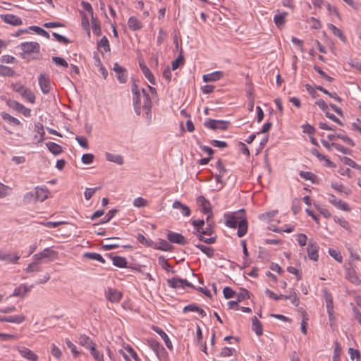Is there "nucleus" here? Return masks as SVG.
<instances>
[{
    "label": "nucleus",
    "instance_id": "nucleus-44",
    "mask_svg": "<svg viewBox=\"0 0 361 361\" xmlns=\"http://www.w3.org/2000/svg\"><path fill=\"white\" fill-rule=\"evenodd\" d=\"M29 29L35 31L37 34L42 35L47 39L49 38V34L46 30H43L42 28H41L38 26H35V25L30 26L29 27Z\"/></svg>",
    "mask_w": 361,
    "mask_h": 361
},
{
    "label": "nucleus",
    "instance_id": "nucleus-43",
    "mask_svg": "<svg viewBox=\"0 0 361 361\" xmlns=\"http://www.w3.org/2000/svg\"><path fill=\"white\" fill-rule=\"evenodd\" d=\"M30 290V288L26 286H19L16 288L13 293V296H23L27 292Z\"/></svg>",
    "mask_w": 361,
    "mask_h": 361
},
{
    "label": "nucleus",
    "instance_id": "nucleus-48",
    "mask_svg": "<svg viewBox=\"0 0 361 361\" xmlns=\"http://www.w3.org/2000/svg\"><path fill=\"white\" fill-rule=\"evenodd\" d=\"M23 201L25 204H30L32 202H36L37 200L35 197V192H30L26 193L23 197Z\"/></svg>",
    "mask_w": 361,
    "mask_h": 361
},
{
    "label": "nucleus",
    "instance_id": "nucleus-59",
    "mask_svg": "<svg viewBox=\"0 0 361 361\" xmlns=\"http://www.w3.org/2000/svg\"><path fill=\"white\" fill-rule=\"evenodd\" d=\"M307 237L305 234L300 233L297 235V241L300 246L303 247L307 244Z\"/></svg>",
    "mask_w": 361,
    "mask_h": 361
},
{
    "label": "nucleus",
    "instance_id": "nucleus-56",
    "mask_svg": "<svg viewBox=\"0 0 361 361\" xmlns=\"http://www.w3.org/2000/svg\"><path fill=\"white\" fill-rule=\"evenodd\" d=\"M192 224L194 228L196 229L197 232L199 233L204 225V220H192Z\"/></svg>",
    "mask_w": 361,
    "mask_h": 361
},
{
    "label": "nucleus",
    "instance_id": "nucleus-34",
    "mask_svg": "<svg viewBox=\"0 0 361 361\" xmlns=\"http://www.w3.org/2000/svg\"><path fill=\"white\" fill-rule=\"evenodd\" d=\"M195 247L199 248L208 257L212 258L214 255V250L212 247L202 244H196Z\"/></svg>",
    "mask_w": 361,
    "mask_h": 361
},
{
    "label": "nucleus",
    "instance_id": "nucleus-47",
    "mask_svg": "<svg viewBox=\"0 0 361 361\" xmlns=\"http://www.w3.org/2000/svg\"><path fill=\"white\" fill-rule=\"evenodd\" d=\"M52 61L56 66H63L65 68H67L68 66V63H67V61L64 59L59 57V56H53Z\"/></svg>",
    "mask_w": 361,
    "mask_h": 361
},
{
    "label": "nucleus",
    "instance_id": "nucleus-17",
    "mask_svg": "<svg viewBox=\"0 0 361 361\" xmlns=\"http://www.w3.org/2000/svg\"><path fill=\"white\" fill-rule=\"evenodd\" d=\"M20 354L25 358L30 361H37L38 356L31 350L25 347H21L18 349Z\"/></svg>",
    "mask_w": 361,
    "mask_h": 361
},
{
    "label": "nucleus",
    "instance_id": "nucleus-6",
    "mask_svg": "<svg viewBox=\"0 0 361 361\" xmlns=\"http://www.w3.org/2000/svg\"><path fill=\"white\" fill-rule=\"evenodd\" d=\"M228 124L229 122L226 121L209 119V121H205L204 125L207 128L212 130L220 129L225 130L228 128Z\"/></svg>",
    "mask_w": 361,
    "mask_h": 361
},
{
    "label": "nucleus",
    "instance_id": "nucleus-14",
    "mask_svg": "<svg viewBox=\"0 0 361 361\" xmlns=\"http://www.w3.org/2000/svg\"><path fill=\"white\" fill-rule=\"evenodd\" d=\"M345 278L352 283H354L355 285L361 284V280L357 276L354 268L352 267L351 266L345 268Z\"/></svg>",
    "mask_w": 361,
    "mask_h": 361
},
{
    "label": "nucleus",
    "instance_id": "nucleus-19",
    "mask_svg": "<svg viewBox=\"0 0 361 361\" xmlns=\"http://www.w3.org/2000/svg\"><path fill=\"white\" fill-rule=\"evenodd\" d=\"M224 76L222 71H215L203 75V80L205 82H214L220 80Z\"/></svg>",
    "mask_w": 361,
    "mask_h": 361
},
{
    "label": "nucleus",
    "instance_id": "nucleus-38",
    "mask_svg": "<svg viewBox=\"0 0 361 361\" xmlns=\"http://www.w3.org/2000/svg\"><path fill=\"white\" fill-rule=\"evenodd\" d=\"M1 117L4 120L7 121L10 123H12L15 126H19L20 124V122L18 119L16 118H14L13 116H11L8 113L2 112L1 113Z\"/></svg>",
    "mask_w": 361,
    "mask_h": 361
},
{
    "label": "nucleus",
    "instance_id": "nucleus-7",
    "mask_svg": "<svg viewBox=\"0 0 361 361\" xmlns=\"http://www.w3.org/2000/svg\"><path fill=\"white\" fill-rule=\"evenodd\" d=\"M20 47L23 51V55L38 53L39 51V44L35 42H23L20 44Z\"/></svg>",
    "mask_w": 361,
    "mask_h": 361
},
{
    "label": "nucleus",
    "instance_id": "nucleus-13",
    "mask_svg": "<svg viewBox=\"0 0 361 361\" xmlns=\"http://www.w3.org/2000/svg\"><path fill=\"white\" fill-rule=\"evenodd\" d=\"M329 201L331 204H332L333 205H334L336 207L341 210L345 212H349L350 210V208L349 207L348 204L342 201L341 199L337 198L334 195H329Z\"/></svg>",
    "mask_w": 361,
    "mask_h": 361
},
{
    "label": "nucleus",
    "instance_id": "nucleus-11",
    "mask_svg": "<svg viewBox=\"0 0 361 361\" xmlns=\"http://www.w3.org/2000/svg\"><path fill=\"white\" fill-rule=\"evenodd\" d=\"M39 85L44 94H48L51 90V83L49 77L44 74L39 76Z\"/></svg>",
    "mask_w": 361,
    "mask_h": 361
},
{
    "label": "nucleus",
    "instance_id": "nucleus-23",
    "mask_svg": "<svg viewBox=\"0 0 361 361\" xmlns=\"http://www.w3.org/2000/svg\"><path fill=\"white\" fill-rule=\"evenodd\" d=\"M106 159L109 161L116 163L118 165L123 164V158L120 154H114L109 152L105 154Z\"/></svg>",
    "mask_w": 361,
    "mask_h": 361
},
{
    "label": "nucleus",
    "instance_id": "nucleus-33",
    "mask_svg": "<svg viewBox=\"0 0 361 361\" xmlns=\"http://www.w3.org/2000/svg\"><path fill=\"white\" fill-rule=\"evenodd\" d=\"M329 28L331 30L332 33L335 36L338 37L342 42H346V37L341 30H340L333 24H329Z\"/></svg>",
    "mask_w": 361,
    "mask_h": 361
},
{
    "label": "nucleus",
    "instance_id": "nucleus-30",
    "mask_svg": "<svg viewBox=\"0 0 361 361\" xmlns=\"http://www.w3.org/2000/svg\"><path fill=\"white\" fill-rule=\"evenodd\" d=\"M26 319V317L23 314L12 315L6 317L5 322L21 324Z\"/></svg>",
    "mask_w": 361,
    "mask_h": 361
},
{
    "label": "nucleus",
    "instance_id": "nucleus-36",
    "mask_svg": "<svg viewBox=\"0 0 361 361\" xmlns=\"http://www.w3.org/2000/svg\"><path fill=\"white\" fill-rule=\"evenodd\" d=\"M98 49H103L104 52L110 51V45L108 39L104 36L98 42Z\"/></svg>",
    "mask_w": 361,
    "mask_h": 361
},
{
    "label": "nucleus",
    "instance_id": "nucleus-15",
    "mask_svg": "<svg viewBox=\"0 0 361 361\" xmlns=\"http://www.w3.org/2000/svg\"><path fill=\"white\" fill-rule=\"evenodd\" d=\"M1 18L6 23L12 25H20L23 22L20 18L13 14L1 15Z\"/></svg>",
    "mask_w": 361,
    "mask_h": 361
},
{
    "label": "nucleus",
    "instance_id": "nucleus-55",
    "mask_svg": "<svg viewBox=\"0 0 361 361\" xmlns=\"http://www.w3.org/2000/svg\"><path fill=\"white\" fill-rule=\"evenodd\" d=\"M99 189H100V187H96V188H86V190L85 191V194H84L85 195V198L87 200H89L93 196L94 192L96 191H97L98 190H99Z\"/></svg>",
    "mask_w": 361,
    "mask_h": 361
},
{
    "label": "nucleus",
    "instance_id": "nucleus-53",
    "mask_svg": "<svg viewBox=\"0 0 361 361\" xmlns=\"http://www.w3.org/2000/svg\"><path fill=\"white\" fill-rule=\"evenodd\" d=\"M51 353L56 359H60L62 356L61 350L54 343L51 345Z\"/></svg>",
    "mask_w": 361,
    "mask_h": 361
},
{
    "label": "nucleus",
    "instance_id": "nucleus-52",
    "mask_svg": "<svg viewBox=\"0 0 361 361\" xmlns=\"http://www.w3.org/2000/svg\"><path fill=\"white\" fill-rule=\"evenodd\" d=\"M342 161L345 164L354 169H360V166L351 159L344 157L342 159Z\"/></svg>",
    "mask_w": 361,
    "mask_h": 361
},
{
    "label": "nucleus",
    "instance_id": "nucleus-60",
    "mask_svg": "<svg viewBox=\"0 0 361 361\" xmlns=\"http://www.w3.org/2000/svg\"><path fill=\"white\" fill-rule=\"evenodd\" d=\"M331 146L334 147L336 150L341 152L343 154H348L350 152V149L348 148L345 147L343 145L338 143L332 142Z\"/></svg>",
    "mask_w": 361,
    "mask_h": 361
},
{
    "label": "nucleus",
    "instance_id": "nucleus-41",
    "mask_svg": "<svg viewBox=\"0 0 361 361\" xmlns=\"http://www.w3.org/2000/svg\"><path fill=\"white\" fill-rule=\"evenodd\" d=\"M15 71L10 67L0 65V75L2 76H13Z\"/></svg>",
    "mask_w": 361,
    "mask_h": 361
},
{
    "label": "nucleus",
    "instance_id": "nucleus-18",
    "mask_svg": "<svg viewBox=\"0 0 361 361\" xmlns=\"http://www.w3.org/2000/svg\"><path fill=\"white\" fill-rule=\"evenodd\" d=\"M173 209H180V213L183 216H189L191 214V210L187 205L181 203L178 200H176L173 202L172 205Z\"/></svg>",
    "mask_w": 361,
    "mask_h": 361
},
{
    "label": "nucleus",
    "instance_id": "nucleus-57",
    "mask_svg": "<svg viewBox=\"0 0 361 361\" xmlns=\"http://www.w3.org/2000/svg\"><path fill=\"white\" fill-rule=\"evenodd\" d=\"M93 160H94V155L92 154H90V153L85 154L82 157V161L85 164H90L92 163Z\"/></svg>",
    "mask_w": 361,
    "mask_h": 361
},
{
    "label": "nucleus",
    "instance_id": "nucleus-5",
    "mask_svg": "<svg viewBox=\"0 0 361 361\" xmlns=\"http://www.w3.org/2000/svg\"><path fill=\"white\" fill-rule=\"evenodd\" d=\"M167 284L169 286L173 288H182L184 289L185 287L194 288V286L188 282L186 279H182L179 278H172L167 280Z\"/></svg>",
    "mask_w": 361,
    "mask_h": 361
},
{
    "label": "nucleus",
    "instance_id": "nucleus-37",
    "mask_svg": "<svg viewBox=\"0 0 361 361\" xmlns=\"http://www.w3.org/2000/svg\"><path fill=\"white\" fill-rule=\"evenodd\" d=\"M37 134L39 135V138L37 140L39 142H42L44 140V126L40 123H37L35 124V130H34Z\"/></svg>",
    "mask_w": 361,
    "mask_h": 361
},
{
    "label": "nucleus",
    "instance_id": "nucleus-25",
    "mask_svg": "<svg viewBox=\"0 0 361 361\" xmlns=\"http://www.w3.org/2000/svg\"><path fill=\"white\" fill-rule=\"evenodd\" d=\"M113 264L119 268H126L128 262L125 257L121 256H114L111 257Z\"/></svg>",
    "mask_w": 361,
    "mask_h": 361
},
{
    "label": "nucleus",
    "instance_id": "nucleus-2",
    "mask_svg": "<svg viewBox=\"0 0 361 361\" xmlns=\"http://www.w3.org/2000/svg\"><path fill=\"white\" fill-rule=\"evenodd\" d=\"M144 97V102L142 106H141V95L140 93L133 94V103L134 110L137 115H140L141 107L145 111L146 118L150 121H151V108L152 102L149 94L147 93L145 89L142 90Z\"/></svg>",
    "mask_w": 361,
    "mask_h": 361
},
{
    "label": "nucleus",
    "instance_id": "nucleus-24",
    "mask_svg": "<svg viewBox=\"0 0 361 361\" xmlns=\"http://www.w3.org/2000/svg\"><path fill=\"white\" fill-rule=\"evenodd\" d=\"M140 67L142 72V73L145 75L146 78L149 80V82L153 85L155 84V79L154 77L151 72V71L149 69V68L145 65L144 63H140Z\"/></svg>",
    "mask_w": 361,
    "mask_h": 361
},
{
    "label": "nucleus",
    "instance_id": "nucleus-10",
    "mask_svg": "<svg viewBox=\"0 0 361 361\" xmlns=\"http://www.w3.org/2000/svg\"><path fill=\"white\" fill-rule=\"evenodd\" d=\"M122 293L115 288H109L106 292V298L113 303L118 302L122 298Z\"/></svg>",
    "mask_w": 361,
    "mask_h": 361
},
{
    "label": "nucleus",
    "instance_id": "nucleus-58",
    "mask_svg": "<svg viewBox=\"0 0 361 361\" xmlns=\"http://www.w3.org/2000/svg\"><path fill=\"white\" fill-rule=\"evenodd\" d=\"M66 343L68 348H69L71 350V352L75 357L79 355L80 353L77 351L76 346L69 339H66Z\"/></svg>",
    "mask_w": 361,
    "mask_h": 361
},
{
    "label": "nucleus",
    "instance_id": "nucleus-21",
    "mask_svg": "<svg viewBox=\"0 0 361 361\" xmlns=\"http://www.w3.org/2000/svg\"><path fill=\"white\" fill-rule=\"evenodd\" d=\"M49 190L44 188L36 187L35 191V197L37 201L43 202L48 198Z\"/></svg>",
    "mask_w": 361,
    "mask_h": 361
},
{
    "label": "nucleus",
    "instance_id": "nucleus-62",
    "mask_svg": "<svg viewBox=\"0 0 361 361\" xmlns=\"http://www.w3.org/2000/svg\"><path fill=\"white\" fill-rule=\"evenodd\" d=\"M223 293L226 299L231 298L235 295V292L229 287H225Z\"/></svg>",
    "mask_w": 361,
    "mask_h": 361
},
{
    "label": "nucleus",
    "instance_id": "nucleus-42",
    "mask_svg": "<svg viewBox=\"0 0 361 361\" xmlns=\"http://www.w3.org/2000/svg\"><path fill=\"white\" fill-rule=\"evenodd\" d=\"M90 350L91 355L93 356L94 359L96 361H104V355L102 353L97 350L94 347H92Z\"/></svg>",
    "mask_w": 361,
    "mask_h": 361
},
{
    "label": "nucleus",
    "instance_id": "nucleus-4",
    "mask_svg": "<svg viewBox=\"0 0 361 361\" xmlns=\"http://www.w3.org/2000/svg\"><path fill=\"white\" fill-rule=\"evenodd\" d=\"M265 293H267V295H269L270 298H272L275 300H278L279 299H290L291 302L293 305H295V307H298L299 305V298L297 297L296 293L294 291L291 292L289 295L281 294L280 296H277L276 294H275L274 292H272L268 288L266 289Z\"/></svg>",
    "mask_w": 361,
    "mask_h": 361
},
{
    "label": "nucleus",
    "instance_id": "nucleus-32",
    "mask_svg": "<svg viewBox=\"0 0 361 361\" xmlns=\"http://www.w3.org/2000/svg\"><path fill=\"white\" fill-rule=\"evenodd\" d=\"M46 145L49 150L54 155L60 154L63 151L61 146L55 142H49L46 144Z\"/></svg>",
    "mask_w": 361,
    "mask_h": 361
},
{
    "label": "nucleus",
    "instance_id": "nucleus-1",
    "mask_svg": "<svg viewBox=\"0 0 361 361\" xmlns=\"http://www.w3.org/2000/svg\"><path fill=\"white\" fill-rule=\"evenodd\" d=\"M226 225L230 228L238 227V236H244L247 231V222L244 216V210L240 209L237 212H234L226 217Z\"/></svg>",
    "mask_w": 361,
    "mask_h": 361
},
{
    "label": "nucleus",
    "instance_id": "nucleus-50",
    "mask_svg": "<svg viewBox=\"0 0 361 361\" xmlns=\"http://www.w3.org/2000/svg\"><path fill=\"white\" fill-rule=\"evenodd\" d=\"M250 293L249 292L245 289H242L240 293H238L236 294L237 301L241 302L247 298H250Z\"/></svg>",
    "mask_w": 361,
    "mask_h": 361
},
{
    "label": "nucleus",
    "instance_id": "nucleus-8",
    "mask_svg": "<svg viewBox=\"0 0 361 361\" xmlns=\"http://www.w3.org/2000/svg\"><path fill=\"white\" fill-rule=\"evenodd\" d=\"M319 249V247L316 242L310 240L308 243L307 247V252L308 257L311 260H313L315 262L318 260Z\"/></svg>",
    "mask_w": 361,
    "mask_h": 361
},
{
    "label": "nucleus",
    "instance_id": "nucleus-39",
    "mask_svg": "<svg viewBox=\"0 0 361 361\" xmlns=\"http://www.w3.org/2000/svg\"><path fill=\"white\" fill-rule=\"evenodd\" d=\"M84 257L87 258V259H92V260H97V261H99L102 263H104L105 262V260L102 257V256L98 253H95V252H86L84 254Z\"/></svg>",
    "mask_w": 361,
    "mask_h": 361
},
{
    "label": "nucleus",
    "instance_id": "nucleus-45",
    "mask_svg": "<svg viewBox=\"0 0 361 361\" xmlns=\"http://www.w3.org/2000/svg\"><path fill=\"white\" fill-rule=\"evenodd\" d=\"M11 188L0 183V198L6 197L10 194Z\"/></svg>",
    "mask_w": 361,
    "mask_h": 361
},
{
    "label": "nucleus",
    "instance_id": "nucleus-20",
    "mask_svg": "<svg viewBox=\"0 0 361 361\" xmlns=\"http://www.w3.org/2000/svg\"><path fill=\"white\" fill-rule=\"evenodd\" d=\"M128 25L130 30L133 31L140 30L142 28V23L135 16H131L128 20Z\"/></svg>",
    "mask_w": 361,
    "mask_h": 361
},
{
    "label": "nucleus",
    "instance_id": "nucleus-28",
    "mask_svg": "<svg viewBox=\"0 0 361 361\" xmlns=\"http://www.w3.org/2000/svg\"><path fill=\"white\" fill-rule=\"evenodd\" d=\"M42 262L39 260H35L34 262L29 264L27 268L25 269V271L27 273H32L34 271H41L42 267L40 266Z\"/></svg>",
    "mask_w": 361,
    "mask_h": 361
},
{
    "label": "nucleus",
    "instance_id": "nucleus-54",
    "mask_svg": "<svg viewBox=\"0 0 361 361\" xmlns=\"http://www.w3.org/2000/svg\"><path fill=\"white\" fill-rule=\"evenodd\" d=\"M299 175L301 178H302L305 180H312V182H314V178L315 176L312 172L301 171H300Z\"/></svg>",
    "mask_w": 361,
    "mask_h": 361
},
{
    "label": "nucleus",
    "instance_id": "nucleus-27",
    "mask_svg": "<svg viewBox=\"0 0 361 361\" xmlns=\"http://www.w3.org/2000/svg\"><path fill=\"white\" fill-rule=\"evenodd\" d=\"M252 328L257 336H261L262 334L263 329L262 324L256 317H253L252 319Z\"/></svg>",
    "mask_w": 361,
    "mask_h": 361
},
{
    "label": "nucleus",
    "instance_id": "nucleus-40",
    "mask_svg": "<svg viewBox=\"0 0 361 361\" xmlns=\"http://www.w3.org/2000/svg\"><path fill=\"white\" fill-rule=\"evenodd\" d=\"M21 95L32 104L35 101V96L34 93L28 88L23 90V92H21Z\"/></svg>",
    "mask_w": 361,
    "mask_h": 361
},
{
    "label": "nucleus",
    "instance_id": "nucleus-63",
    "mask_svg": "<svg viewBox=\"0 0 361 361\" xmlns=\"http://www.w3.org/2000/svg\"><path fill=\"white\" fill-rule=\"evenodd\" d=\"M75 140L78 141V142L79 143V145L84 147L85 149H87L88 148V144H87V139L83 137V136H77L75 137Z\"/></svg>",
    "mask_w": 361,
    "mask_h": 361
},
{
    "label": "nucleus",
    "instance_id": "nucleus-26",
    "mask_svg": "<svg viewBox=\"0 0 361 361\" xmlns=\"http://www.w3.org/2000/svg\"><path fill=\"white\" fill-rule=\"evenodd\" d=\"M286 16V12L278 13L274 16V21L277 27L281 28L283 26Z\"/></svg>",
    "mask_w": 361,
    "mask_h": 361
},
{
    "label": "nucleus",
    "instance_id": "nucleus-49",
    "mask_svg": "<svg viewBox=\"0 0 361 361\" xmlns=\"http://www.w3.org/2000/svg\"><path fill=\"white\" fill-rule=\"evenodd\" d=\"M92 30L94 35L97 36H99L101 35V28L100 25L96 20V19L92 16Z\"/></svg>",
    "mask_w": 361,
    "mask_h": 361
},
{
    "label": "nucleus",
    "instance_id": "nucleus-46",
    "mask_svg": "<svg viewBox=\"0 0 361 361\" xmlns=\"http://www.w3.org/2000/svg\"><path fill=\"white\" fill-rule=\"evenodd\" d=\"M329 254L333 258H334L337 262H338L340 263H341L343 262V257L340 252H338L334 249L330 248V249H329Z\"/></svg>",
    "mask_w": 361,
    "mask_h": 361
},
{
    "label": "nucleus",
    "instance_id": "nucleus-35",
    "mask_svg": "<svg viewBox=\"0 0 361 361\" xmlns=\"http://www.w3.org/2000/svg\"><path fill=\"white\" fill-rule=\"evenodd\" d=\"M172 246L165 240L159 239L155 245V248L163 251H170Z\"/></svg>",
    "mask_w": 361,
    "mask_h": 361
},
{
    "label": "nucleus",
    "instance_id": "nucleus-29",
    "mask_svg": "<svg viewBox=\"0 0 361 361\" xmlns=\"http://www.w3.org/2000/svg\"><path fill=\"white\" fill-rule=\"evenodd\" d=\"M154 330L163 338L168 348L172 349L173 345L167 334L160 328L154 327Z\"/></svg>",
    "mask_w": 361,
    "mask_h": 361
},
{
    "label": "nucleus",
    "instance_id": "nucleus-51",
    "mask_svg": "<svg viewBox=\"0 0 361 361\" xmlns=\"http://www.w3.org/2000/svg\"><path fill=\"white\" fill-rule=\"evenodd\" d=\"M147 204V201L141 197L135 198L133 201V205L136 207H145Z\"/></svg>",
    "mask_w": 361,
    "mask_h": 361
},
{
    "label": "nucleus",
    "instance_id": "nucleus-12",
    "mask_svg": "<svg viewBox=\"0 0 361 361\" xmlns=\"http://www.w3.org/2000/svg\"><path fill=\"white\" fill-rule=\"evenodd\" d=\"M113 70L116 72L117 79L121 83L126 82L128 74L126 68L119 66L118 63H115Z\"/></svg>",
    "mask_w": 361,
    "mask_h": 361
},
{
    "label": "nucleus",
    "instance_id": "nucleus-16",
    "mask_svg": "<svg viewBox=\"0 0 361 361\" xmlns=\"http://www.w3.org/2000/svg\"><path fill=\"white\" fill-rule=\"evenodd\" d=\"M20 255H19L17 252L15 253H4L1 252L0 260L7 262L11 264H16L18 263V259H20Z\"/></svg>",
    "mask_w": 361,
    "mask_h": 361
},
{
    "label": "nucleus",
    "instance_id": "nucleus-31",
    "mask_svg": "<svg viewBox=\"0 0 361 361\" xmlns=\"http://www.w3.org/2000/svg\"><path fill=\"white\" fill-rule=\"evenodd\" d=\"M79 342L81 345L90 350H91L92 347H94L95 345L92 339L85 335L80 336Z\"/></svg>",
    "mask_w": 361,
    "mask_h": 361
},
{
    "label": "nucleus",
    "instance_id": "nucleus-3",
    "mask_svg": "<svg viewBox=\"0 0 361 361\" xmlns=\"http://www.w3.org/2000/svg\"><path fill=\"white\" fill-rule=\"evenodd\" d=\"M59 257L57 251L52 250L50 247L44 248L42 252L35 254L33 259L35 260L42 261L43 259H47L48 261H54Z\"/></svg>",
    "mask_w": 361,
    "mask_h": 361
},
{
    "label": "nucleus",
    "instance_id": "nucleus-22",
    "mask_svg": "<svg viewBox=\"0 0 361 361\" xmlns=\"http://www.w3.org/2000/svg\"><path fill=\"white\" fill-rule=\"evenodd\" d=\"M327 137L329 140H333L335 138L341 139L343 142H345V143L350 146L355 145V143L352 139L343 134H329L327 135Z\"/></svg>",
    "mask_w": 361,
    "mask_h": 361
},
{
    "label": "nucleus",
    "instance_id": "nucleus-64",
    "mask_svg": "<svg viewBox=\"0 0 361 361\" xmlns=\"http://www.w3.org/2000/svg\"><path fill=\"white\" fill-rule=\"evenodd\" d=\"M335 221L336 223H338L343 228H345L346 230H349L350 229L349 223L346 220H345L344 219L337 218V219H335Z\"/></svg>",
    "mask_w": 361,
    "mask_h": 361
},
{
    "label": "nucleus",
    "instance_id": "nucleus-9",
    "mask_svg": "<svg viewBox=\"0 0 361 361\" xmlns=\"http://www.w3.org/2000/svg\"><path fill=\"white\" fill-rule=\"evenodd\" d=\"M167 239L171 243H176L181 245H185L188 243L185 238L182 234L173 231H168Z\"/></svg>",
    "mask_w": 361,
    "mask_h": 361
},
{
    "label": "nucleus",
    "instance_id": "nucleus-61",
    "mask_svg": "<svg viewBox=\"0 0 361 361\" xmlns=\"http://www.w3.org/2000/svg\"><path fill=\"white\" fill-rule=\"evenodd\" d=\"M212 233H213V228H212V226L210 224H207V226L205 228H204V226L202 227V228L201 229L200 232L198 234H201L202 235H211Z\"/></svg>",
    "mask_w": 361,
    "mask_h": 361
}]
</instances>
